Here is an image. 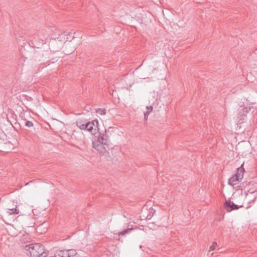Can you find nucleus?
<instances>
[{
    "instance_id": "f257e3e1",
    "label": "nucleus",
    "mask_w": 257,
    "mask_h": 257,
    "mask_svg": "<svg viewBox=\"0 0 257 257\" xmlns=\"http://www.w3.org/2000/svg\"><path fill=\"white\" fill-rule=\"evenodd\" d=\"M77 126L82 130H87L92 135H95L98 132V121L93 120L92 121H87L83 120H78L76 121Z\"/></svg>"
},
{
    "instance_id": "f03ea898",
    "label": "nucleus",
    "mask_w": 257,
    "mask_h": 257,
    "mask_svg": "<svg viewBox=\"0 0 257 257\" xmlns=\"http://www.w3.org/2000/svg\"><path fill=\"white\" fill-rule=\"evenodd\" d=\"M26 247L31 257H46L48 255L44 246L39 243L30 244L26 246Z\"/></svg>"
},
{
    "instance_id": "7ed1b4c3",
    "label": "nucleus",
    "mask_w": 257,
    "mask_h": 257,
    "mask_svg": "<svg viewBox=\"0 0 257 257\" xmlns=\"http://www.w3.org/2000/svg\"><path fill=\"white\" fill-rule=\"evenodd\" d=\"M224 207L227 212H230L233 210L238 209L239 207H241L242 205L239 206L230 200H227L225 201Z\"/></svg>"
},
{
    "instance_id": "20e7f679",
    "label": "nucleus",
    "mask_w": 257,
    "mask_h": 257,
    "mask_svg": "<svg viewBox=\"0 0 257 257\" xmlns=\"http://www.w3.org/2000/svg\"><path fill=\"white\" fill-rule=\"evenodd\" d=\"M74 38V36H71V35L69 33L68 34L66 32H64L59 35V36L57 38L60 41H71Z\"/></svg>"
},
{
    "instance_id": "39448f33",
    "label": "nucleus",
    "mask_w": 257,
    "mask_h": 257,
    "mask_svg": "<svg viewBox=\"0 0 257 257\" xmlns=\"http://www.w3.org/2000/svg\"><path fill=\"white\" fill-rule=\"evenodd\" d=\"M98 143H100L104 145H108V136L105 133H99L97 139L95 140Z\"/></svg>"
},
{
    "instance_id": "423d86ee",
    "label": "nucleus",
    "mask_w": 257,
    "mask_h": 257,
    "mask_svg": "<svg viewBox=\"0 0 257 257\" xmlns=\"http://www.w3.org/2000/svg\"><path fill=\"white\" fill-rule=\"evenodd\" d=\"M93 148L100 153H104L105 151L104 145L98 143V142L93 141L92 143Z\"/></svg>"
},
{
    "instance_id": "0eeeda50",
    "label": "nucleus",
    "mask_w": 257,
    "mask_h": 257,
    "mask_svg": "<svg viewBox=\"0 0 257 257\" xmlns=\"http://www.w3.org/2000/svg\"><path fill=\"white\" fill-rule=\"evenodd\" d=\"M256 198V196L254 194V192H249L246 194L245 199L248 203H250L253 202Z\"/></svg>"
},
{
    "instance_id": "6e6552de",
    "label": "nucleus",
    "mask_w": 257,
    "mask_h": 257,
    "mask_svg": "<svg viewBox=\"0 0 257 257\" xmlns=\"http://www.w3.org/2000/svg\"><path fill=\"white\" fill-rule=\"evenodd\" d=\"M243 164H242L241 166L237 169V172L235 173V175H236L238 178L241 180L243 178V172L244 171V168H243Z\"/></svg>"
},
{
    "instance_id": "1a4fd4ad",
    "label": "nucleus",
    "mask_w": 257,
    "mask_h": 257,
    "mask_svg": "<svg viewBox=\"0 0 257 257\" xmlns=\"http://www.w3.org/2000/svg\"><path fill=\"white\" fill-rule=\"evenodd\" d=\"M240 180H241L238 178V177L234 175L229 178V179L228 180V184L231 185V186H234L235 185H236L238 181Z\"/></svg>"
},
{
    "instance_id": "9d476101",
    "label": "nucleus",
    "mask_w": 257,
    "mask_h": 257,
    "mask_svg": "<svg viewBox=\"0 0 257 257\" xmlns=\"http://www.w3.org/2000/svg\"><path fill=\"white\" fill-rule=\"evenodd\" d=\"M16 207H17L16 206ZM7 213H8L10 215H16L19 213V210L17 209L16 208H8L7 210Z\"/></svg>"
},
{
    "instance_id": "9b49d317",
    "label": "nucleus",
    "mask_w": 257,
    "mask_h": 257,
    "mask_svg": "<svg viewBox=\"0 0 257 257\" xmlns=\"http://www.w3.org/2000/svg\"><path fill=\"white\" fill-rule=\"evenodd\" d=\"M58 255L59 257H69L67 249H63L58 251Z\"/></svg>"
},
{
    "instance_id": "f8f14e48",
    "label": "nucleus",
    "mask_w": 257,
    "mask_h": 257,
    "mask_svg": "<svg viewBox=\"0 0 257 257\" xmlns=\"http://www.w3.org/2000/svg\"><path fill=\"white\" fill-rule=\"evenodd\" d=\"M68 254H69V257L74 256L77 254V251L75 249H67Z\"/></svg>"
},
{
    "instance_id": "ddd939ff",
    "label": "nucleus",
    "mask_w": 257,
    "mask_h": 257,
    "mask_svg": "<svg viewBox=\"0 0 257 257\" xmlns=\"http://www.w3.org/2000/svg\"><path fill=\"white\" fill-rule=\"evenodd\" d=\"M132 230V228H128V229H124V230H123L122 231H121L120 232L118 233V235H124L126 233H130L131 230Z\"/></svg>"
},
{
    "instance_id": "4468645a",
    "label": "nucleus",
    "mask_w": 257,
    "mask_h": 257,
    "mask_svg": "<svg viewBox=\"0 0 257 257\" xmlns=\"http://www.w3.org/2000/svg\"><path fill=\"white\" fill-rule=\"evenodd\" d=\"M97 113L100 115H104L106 113V110L105 109L98 108L96 110Z\"/></svg>"
},
{
    "instance_id": "2eb2a0df",
    "label": "nucleus",
    "mask_w": 257,
    "mask_h": 257,
    "mask_svg": "<svg viewBox=\"0 0 257 257\" xmlns=\"http://www.w3.org/2000/svg\"><path fill=\"white\" fill-rule=\"evenodd\" d=\"M146 108L148 109H150V110L149 111H147L146 112H144V115H145V118H146L147 116L149 114L150 112L153 110V107L151 106H147Z\"/></svg>"
},
{
    "instance_id": "dca6fc26",
    "label": "nucleus",
    "mask_w": 257,
    "mask_h": 257,
    "mask_svg": "<svg viewBox=\"0 0 257 257\" xmlns=\"http://www.w3.org/2000/svg\"><path fill=\"white\" fill-rule=\"evenodd\" d=\"M217 245V243L215 242H213L212 243V245L209 247V251L210 252V251H211L212 250H213L216 248Z\"/></svg>"
},
{
    "instance_id": "f3484780",
    "label": "nucleus",
    "mask_w": 257,
    "mask_h": 257,
    "mask_svg": "<svg viewBox=\"0 0 257 257\" xmlns=\"http://www.w3.org/2000/svg\"><path fill=\"white\" fill-rule=\"evenodd\" d=\"M25 125L28 127H30L33 126V123L31 121H27L25 122Z\"/></svg>"
}]
</instances>
